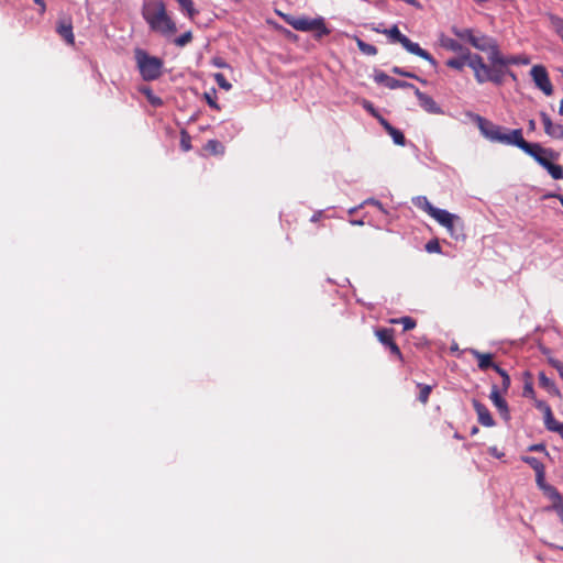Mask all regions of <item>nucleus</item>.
I'll list each match as a JSON object with an SVG mask.
<instances>
[{
    "mask_svg": "<svg viewBox=\"0 0 563 563\" xmlns=\"http://www.w3.org/2000/svg\"><path fill=\"white\" fill-rule=\"evenodd\" d=\"M143 18L153 31L163 35H172L177 31L176 24L168 16L165 4L162 1L146 4L143 10Z\"/></svg>",
    "mask_w": 563,
    "mask_h": 563,
    "instance_id": "1",
    "label": "nucleus"
},
{
    "mask_svg": "<svg viewBox=\"0 0 563 563\" xmlns=\"http://www.w3.org/2000/svg\"><path fill=\"white\" fill-rule=\"evenodd\" d=\"M470 68L473 70L477 84L490 81L500 86L504 82L507 66L495 62H490V65H487L481 55H475L472 57Z\"/></svg>",
    "mask_w": 563,
    "mask_h": 563,
    "instance_id": "2",
    "label": "nucleus"
},
{
    "mask_svg": "<svg viewBox=\"0 0 563 563\" xmlns=\"http://www.w3.org/2000/svg\"><path fill=\"white\" fill-rule=\"evenodd\" d=\"M452 32L460 40L467 41L474 48L489 53L488 59L493 62L499 51L497 41L484 33H475L472 29L452 27Z\"/></svg>",
    "mask_w": 563,
    "mask_h": 563,
    "instance_id": "3",
    "label": "nucleus"
},
{
    "mask_svg": "<svg viewBox=\"0 0 563 563\" xmlns=\"http://www.w3.org/2000/svg\"><path fill=\"white\" fill-rule=\"evenodd\" d=\"M134 56L141 77L144 80L152 81L161 77L163 69V60L161 58L148 55L142 48H136Z\"/></svg>",
    "mask_w": 563,
    "mask_h": 563,
    "instance_id": "4",
    "label": "nucleus"
},
{
    "mask_svg": "<svg viewBox=\"0 0 563 563\" xmlns=\"http://www.w3.org/2000/svg\"><path fill=\"white\" fill-rule=\"evenodd\" d=\"M384 34H386L391 42L399 43L402 45V47L408 51L409 53L417 55L424 60L429 62L432 66H437L435 59L432 57V55L420 47L418 43L412 42L409 37L404 35L397 25L391 26L388 30L382 31Z\"/></svg>",
    "mask_w": 563,
    "mask_h": 563,
    "instance_id": "5",
    "label": "nucleus"
},
{
    "mask_svg": "<svg viewBox=\"0 0 563 563\" xmlns=\"http://www.w3.org/2000/svg\"><path fill=\"white\" fill-rule=\"evenodd\" d=\"M285 21L297 31L314 32V37L318 40L330 33L323 18L309 19L305 16H286Z\"/></svg>",
    "mask_w": 563,
    "mask_h": 563,
    "instance_id": "6",
    "label": "nucleus"
},
{
    "mask_svg": "<svg viewBox=\"0 0 563 563\" xmlns=\"http://www.w3.org/2000/svg\"><path fill=\"white\" fill-rule=\"evenodd\" d=\"M430 217L444 227L451 236L459 239L463 234L464 224L459 216L450 213L444 209L435 208Z\"/></svg>",
    "mask_w": 563,
    "mask_h": 563,
    "instance_id": "7",
    "label": "nucleus"
},
{
    "mask_svg": "<svg viewBox=\"0 0 563 563\" xmlns=\"http://www.w3.org/2000/svg\"><path fill=\"white\" fill-rule=\"evenodd\" d=\"M474 119L477 122V126L482 134L489 141L504 144L505 141H508L506 139L505 129L503 126L497 125L478 114H475Z\"/></svg>",
    "mask_w": 563,
    "mask_h": 563,
    "instance_id": "8",
    "label": "nucleus"
},
{
    "mask_svg": "<svg viewBox=\"0 0 563 563\" xmlns=\"http://www.w3.org/2000/svg\"><path fill=\"white\" fill-rule=\"evenodd\" d=\"M530 76L538 89L545 96L553 95V85L550 80L547 68L543 65H534L530 70Z\"/></svg>",
    "mask_w": 563,
    "mask_h": 563,
    "instance_id": "9",
    "label": "nucleus"
},
{
    "mask_svg": "<svg viewBox=\"0 0 563 563\" xmlns=\"http://www.w3.org/2000/svg\"><path fill=\"white\" fill-rule=\"evenodd\" d=\"M523 152L533 157L542 167L548 161H556L559 158L558 152L552 148L543 147L539 143H530L529 147H526Z\"/></svg>",
    "mask_w": 563,
    "mask_h": 563,
    "instance_id": "10",
    "label": "nucleus"
},
{
    "mask_svg": "<svg viewBox=\"0 0 563 563\" xmlns=\"http://www.w3.org/2000/svg\"><path fill=\"white\" fill-rule=\"evenodd\" d=\"M539 117L542 121L544 133L554 140H563V124L554 123L545 111H540Z\"/></svg>",
    "mask_w": 563,
    "mask_h": 563,
    "instance_id": "11",
    "label": "nucleus"
},
{
    "mask_svg": "<svg viewBox=\"0 0 563 563\" xmlns=\"http://www.w3.org/2000/svg\"><path fill=\"white\" fill-rule=\"evenodd\" d=\"M374 80L377 84L384 85L389 89H398V88H411L415 89V86L408 81L398 80L384 71H377L374 75Z\"/></svg>",
    "mask_w": 563,
    "mask_h": 563,
    "instance_id": "12",
    "label": "nucleus"
},
{
    "mask_svg": "<svg viewBox=\"0 0 563 563\" xmlns=\"http://www.w3.org/2000/svg\"><path fill=\"white\" fill-rule=\"evenodd\" d=\"M490 400L493 401L494 406L498 409L500 416L508 421L510 419V412L507 405V401L501 397L499 389L496 385L492 387Z\"/></svg>",
    "mask_w": 563,
    "mask_h": 563,
    "instance_id": "13",
    "label": "nucleus"
},
{
    "mask_svg": "<svg viewBox=\"0 0 563 563\" xmlns=\"http://www.w3.org/2000/svg\"><path fill=\"white\" fill-rule=\"evenodd\" d=\"M493 62L505 65V66H509V65H529L531 60H530L529 56L523 55V54L504 56L499 49L498 53L495 54V58Z\"/></svg>",
    "mask_w": 563,
    "mask_h": 563,
    "instance_id": "14",
    "label": "nucleus"
},
{
    "mask_svg": "<svg viewBox=\"0 0 563 563\" xmlns=\"http://www.w3.org/2000/svg\"><path fill=\"white\" fill-rule=\"evenodd\" d=\"M472 404L477 413L478 422L482 426L487 428L495 426V421L492 417V413L484 404H482L477 399H473Z\"/></svg>",
    "mask_w": 563,
    "mask_h": 563,
    "instance_id": "15",
    "label": "nucleus"
},
{
    "mask_svg": "<svg viewBox=\"0 0 563 563\" xmlns=\"http://www.w3.org/2000/svg\"><path fill=\"white\" fill-rule=\"evenodd\" d=\"M415 95L419 100L420 106L429 113H441V108L438 106V103L434 101L432 97L429 95L420 91L417 87H415Z\"/></svg>",
    "mask_w": 563,
    "mask_h": 563,
    "instance_id": "16",
    "label": "nucleus"
},
{
    "mask_svg": "<svg viewBox=\"0 0 563 563\" xmlns=\"http://www.w3.org/2000/svg\"><path fill=\"white\" fill-rule=\"evenodd\" d=\"M56 32L59 34L60 37L65 40V42L69 45L75 44V36L73 33V23L70 18L68 19H60L57 22Z\"/></svg>",
    "mask_w": 563,
    "mask_h": 563,
    "instance_id": "17",
    "label": "nucleus"
},
{
    "mask_svg": "<svg viewBox=\"0 0 563 563\" xmlns=\"http://www.w3.org/2000/svg\"><path fill=\"white\" fill-rule=\"evenodd\" d=\"M522 461L536 472L537 485H543L545 481V466L534 456H522Z\"/></svg>",
    "mask_w": 563,
    "mask_h": 563,
    "instance_id": "18",
    "label": "nucleus"
},
{
    "mask_svg": "<svg viewBox=\"0 0 563 563\" xmlns=\"http://www.w3.org/2000/svg\"><path fill=\"white\" fill-rule=\"evenodd\" d=\"M545 494L547 496L551 499L552 501V509L554 511L561 509L563 507V498L560 494V492L552 485H549L545 483V481L543 482V485H538Z\"/></svg>",
    "mask_w": 563,
    "mask_h": 563,
    "instance_id": "19",
    "label": "nucleus"
},
{
    "mask_svg": "<svg viewBox=\"0 0 563 563\" xmlns=\"http://www.w3.org/2000/svg\"><path fill=\"white\" fill-rule=\"evenodd\" d=\"M470 352L478 361L477 365L481 371L493 368L496 372V366L498 365L493 362L492 353H482L474 349H472Z\"/></svg>",
    "mask_w": 563,
    "mask_h": 563,
    "instance_id": "20",
    "label": "nucleus"
},
{
    "mask_svg": "<svg viewBox=\"0 0 563 563\" xmlns=\"http://www.w3.org/2000/svg\"><path fill=\"white\" fill-rule=\"evenodd\" d=\"M476 54H473L470 52V49H465V52L460 56L455 58H450L446 60V66L456 70H462L464 66L470 67V63L472 62V57H474Z\"/></svg>",
    "mask_w": 563,
    "mask_h": 563,
    "instance_id": "21",
    "label": "nucleus"
},
{
    "mask_svg": "<svg viewBox=\"0 0 563 563\" xmlns=\"http://www.w3.org/2000/svg\"><path fill=\"white\" fill-rule=\"evenodd\" d=\"M544 423L548 430L558 432L563 439V422L554 419L550 406L544 405Z\"/></svg>",
    "mask_w": 563,
    "mask_h": 563,
    "instance_id": "22",
    "label": "nucleus"
},
{
    "mask_svg": "<svg viewBox=\"0 0 563 563\" xmlns=\"http://www.w3.org/2000/svg\"><path fill=\"white\" fill-rule=\"evenodd\" d=\"M506 139L508 141H505V144L515 145L519 147L521 151H523L526 147H529L530 144L522 137L521 129H515L510 131V133H506Z\"/></svg>",
    "mask_w": 563,
    "mask_h": 563,
    "instance_id": "23",
    "label": "nucleus"
},
{
    "mask_svg": "<svg viewBox=\"0 0 563 563\" xmlns=\"http://www.w3.org/2000/svg\"><path fill=\"white\" fill-rule=\"evenodd\" d=\"M395 330L390 328H379L375 330L377 340L386 347L394 341Z\"/></svg>",
    "mask_w": 563,
    "mask_h": 563,
    "instance_id": "24",
    "label": "nucleus"
},
{
    "mask_svg": "<svg viewBox=\"0 0 563 563\" xmlns=\"http://www.w3.org/2000/svg\"><path fill=\"white\" fill-rule=\"evenodd\" d=\"M547 16L550 22V26L563 41V18L553 13H548Z\"/></svg>",
    "mask_w": 563,
    "mask_h": 563,
    "instance_id": "25",
    "label": "nucleus"
},
{
    "mask_svg": "<svg viewBox=\"0 0 563 563\" xmlns=\"http://www.w3.org/2000/svg\"><path fill=\"white\" fill-rule=\"evenodd\" d=\"M543 168L548 170L553 179L559 180L563 178V167L561 165L554 164L553 161H548Z\"/></svg>",
    "mask_w": 563,
    "mask_h": 563,
    "instance_id": "26",
    "label": "nucleus"
},
{
    "mask_svg": "<svg viewBox=\"0 0 563 563\" xmlns=\"http://www.w3.org/2000/svg\"><path fill=\"white\" fill-rule=\"evenodd\" d=\"M358 49L364 54V55H367V56H374L377 54V48L376 46L372 45V44H368L366 42H364L363 40H361L360 37L357 36H354L353 37Z\"/></svg>",
    "mask_w": 563,
    "mask_h": 563,
    "instance_id": "27",
    "label": "nucleus"
},
{
    "mask_svg": "<svg viewBox=\"0 0 563 563\" xmlns=\"http://www.w3.org/2000/svg\"><path fill=\"white\" fill-rule=\"evenodd\" d=\"M140 92L143 93L147 101L153 106V107H161L163 106V100L162 98H159L158 96H155L152 91V89L148 87V86H143L140 88Z\"/></svg>",
    "mask_w": 563,
    "mask_h": 563,
    "instance_id": "28",
    "label": "nucleus"
},
{
    "mask_svg": "<svg viewBox=\"0 0 563 563\" xmlns=\"http://www.w3.org/2000/svg\"><path fill=\"white\" fill-rule=\"evenodd\" d=\"M205 150L212 155H222L224 154L225 147L218 140H209L205 146Z\"/></svg>",
    "mask_w": 563,
    "mask_h": 563,
    "instance_id": "29",
    "label": "nucleus"
},
{
    "mask_svg": "<svg viewBox=\"0 0 563 563\" xmlns=\"http://www.w3.org/2000/svg\"><path fill=\"white\" fill-rule=\"evenodd\" d=\"M539 385L547 389L549 393H558L555 384L552 379H550L543 372H540L538 375Z\"/></svg>",
    "mask_w": 563,
    "mask_h": 563,
    "instance_id": "30",
    "label": "nucleus"
},
{
    "mask_svg": "<svg viewBox=\"0 0 563 563\" xmlns=\"http://www.w3.org/2000/svg\"><path fill=\"white\" fill-rule=\"evenodd\" d=\"M415 205L426 211L429 216L433 212L435 207L427 199V197H418Z\"/></svg>",
    "mask_w": 563,
    "mask_h": 563,
    "instance_id": "31",
    "label": "nucleus"
},
{
    "mask_svg": "<svg viewBox=\"0 0 563 563\" xmlns=\"http://www.w3.org/2000/svg\"><path fill=\"white\" fill-rule=\"evenodd\" d=\"M418 388L420 389L418 399L421 404L426 405L429 400V396L431 394L432 387L430 385L417 384Z\"/></svg>",
    "mask_w": 563,
    "mask_h": 563,
    "instance_id": "32",
    "label": "nucleus"
},
{
    "mask_svg": "<svg viewBox=\"0 0 563 563\" xmlns=\"http://www.w3.org/2000/svg\"><path fill=\"white\" fill-rule=\"evenodd\" d=\"M180 8L186 11L188 16L190 19H194V16L198 13V11L195 9L192 0H177Z\"/></svg>",
    "mask_w": 563,
    "mask_h": 563,
    "instance_id": "33",
    "label": "nucleus"
},
{
    "mask_svg": "<svg viewBox=\"0 0 563 563\" xmlns=\"http://www.w3.org/2000/svg\"><path fill=\"white\" fill-rule=\"evenodd\" d=\"M387 133L393 137V141H394L395 144L401 145V146L405 145L406 137H405L404 133L400 130L391 126L389 129V131H387Z\"/></svg>",
    "mask_w": 563,
    "mask_h": 563,
    "instance_id": "34",
    "label": "nucleus"
},
{
    "mask_svg": "<svg viewBox=\"0 0 563 563\" xmlns=\"http://www.w3.org/2000/svg\"><path fill=\"white\" fill-rule=\"evenodd\" d=\"M180 147L184 152L191 150V136L186 130L180 131Z\"/></svg>",
    "mask_w": 563,
    "mask_h": 563,
    "instance_id": "35",
    "label": "nucleus"
},
{
    "mask_svg": "<svg viewBox=\"0 0 563 563\" xmlns=\"http://www.w3.org/2000/svg\"><path fill=\"white\" fill-rule=\"evenodd\" d=\"M391 323H401L405 331H409L416 327V321L411 317H402L400 319H393Z\"/></svg>",
    "mask_w": 563,
    "mask_h": 563,
    "instance_id": "36",
    "label": "nucleus"
},
{
    "mask_svg": "<svg viewBox=\"0 0 563 563\" xmlns=\"http://www.w3.org/2000/svg\"><path fill=\"white\" fill-rule=\"evenodd\" d=\"M496 373L500 375L501 377V388L504 391H507L510 387V377L508 373L503 369L500 366H496Z\"/></svg>",
    "mask_w": 563,
    "mask_h": 563,
    "instance_id": "37",
    "label": "nucleus"
},
{
    "mask_svg": "<svg viewBox=\"0 0 563 563\" xmlns=\"http://www.w3.org/2000/svg\"><path fill=\"white\" fill-rule=\"evenodd\" d=\"M444 47H446L448 49L452 51V52H456V53H464L466 48H464L457 41L453 40V38H448L445 42H444Z\"/></svg>",
    "mask_w": 563,
    "mask_h": 563,
    "instance_id": "38",
    "label": "nucleus"
},
{
    "mask_svg": "<svg viewBox=\"0 0 563 563\" xmlns=\"http://www.w3.org/2000/svg\"><path fill=\"white\" fill-rule=\"evenodd\" d=\"M192 41V33L190 31L185 32L177 38H175V44L179 47H184Z\"/></svg>",
    "mask_w": 563,
    "mask_h": 563,
    "instance_id": "39",
    "label": "nucleus"
},
{
    "mask_svg": "<svg viewBox=\"0 0 563 563\" xmlns=\"http://www.w3.org/2000/svg\"><path fill=\"white\" fill-rule=\"evenodd\" d=\"M216 82L218 86L224 90H230L232 85L227 80L225 76L221 73H217L213 75Z\"/></svg>",
    "mask_w": 563,
    "mask_h": 563,
    "instance_id": "40",
    "label": "nucleus"
},
{
    "mask_svg": "<svg viewBox=\"0 0 563 563\" xmlns=\"http://www.w3.org/2000/svg\"><path fill=\"white\" fill-rule=\"evenodd\" d=\"M391 71L394 74H396V75H399V76H404V77H407V78H413V79L420 80V78L417 75H415V74H412L410 71H407V70H405V69H402V68H400L398 66H394L391 68Z\"/></svg>",
    "mask_w": 563,
    "mask_h": 563,
    "instance_id": "41",
    "label": "nucleus"
},
{
    "mask_svg": "<svg viewBox=\"0 0 563 563\" xmlns=\"http://www.w3.org/2000/svg\"><path fill=\"white\" fill-rule=\"evenodd\" d=\"M426 251L428 253H440L441 246L438 242V240H431L426 244Z\"/></svg>",
    "mask_w": 563,
    "mask_h": 563,
    "instance_id": "42",
    "label": "nucleus"
},
{
    "mask_svg": "<svg viewBox=\"0 0 563 563\" xmlns=\"http://www.w3.org/2000/svg\"><path fill=\"white\" fill-rule=\"evenodd\" d=\"M205 99H206L207 103L209 104V107H211V108H213L216 110H220V107H219V104L216 101V99H217L216 98V91H213L212 95L206 92L205 93Z\"/></svg>",
    "mask_w": 563,
    "mask_h": 563,
    "instance_id": "43",
    "label": "nucleus"
},
{
    "mask_svg": "<svg viewBox=\"0 0 563 563\" xmlns=\"http://www.w3.org/2000/svg\"><path fill=\"white\" fill-rule=\"evenodd\" d=\"M363 108L371 113L374 118L378 117V111L375 109L374 104L368 100H363L362 102Z\"/></svg>",
    "mask_w": 563,
    "mask_h": 563,
    "instance_id": "44",
    "label": "nucleus"
},
{
    "mask_svg": "<svg viewBox=\"0 0 563 563\" xmlns=\"http://www.w3.org/2000/svg\"><path fill=\"white\" fill-rule=\"evenodd\" d=\"M387 347L389 349L393 355H395L398 360L402 361V353L395 341H393Z\"/></svg>",
    "mask_w": 563,
    "mask_h": 563,
    "instance_id": "45",
    "label": "nucleus"
},
{
    "mask_svg": "<svg viewBox=\"0 0 563 563\" xmlns=\"http://www.w3.org/2000/svg\"><path fill=\"white\" fill-rule=\"evenodd\" d=\"M375 119H377V121L380 123V125L384 128V130L387 132L389 131V129L393 126L384 117H382L380 114H378V117H376Z\"/></svg>",
    "mask_w": 563,
    "mask_h": 563,
    "instance_id": "46",
    "label": "nucleus"
},
{
    "mask_svg": "<svg viewBox=\"0 0 563 563\" xmlns=\"http://www.w3.org/2000/svg\"><path fill=\"white\" fill-rule=\"evenodd\" d=\"M534 390L531 384H526L523 387V396L529 397L533 396Z\"/></svg>",
    "mask_w": 563,
    "mask_h": 563,
    "instance_id": "47",
    "label": "nucleus"
},
{
    "mask_svg": "<svg viewBox=\"0 0 563 563\" xmlns=\"http://www.w3.org/2000/svg\"><path fill=\"white\" fill-rule=\"evenodd\" d=\"M529 451H543L548 454L547 450H545V445L544 444H532L530 448H529Z\"/></svg>",
    "mask_w": 563,
    "mask_h": 563,
    "instance_id": "48",
    "label": "nucleus"
},
{
    "mask_svg": "<svg viewBox=\"0 0 563 563\" xmlns=\"http://www.w3.org/2000/svg\"><path fill=\"white\" fill-rule=\"evenodd\" d=\"M213 64L218 67H227V63L221 58H214Z\"/></svg>",
    "mask_w": 563,
    "mask_h": 563,
    "instance_id": "49",
    "label": "nucleus"
},
{
    "mask_svg": "<svg viewBox=\"0 0 563 563\" xmlns=\"http://www.w3.org/2000/svg\"><path fill=\"white\" fill-rule=\"evenodd\" d=\"M548 362H549V364H550L553 368H555L560 363H562L561 361H559V360H556V358H554V357H549V358H548Z\"/></svg>",
    "mask_w": 563,
    "mask_h": 563,
    "instance_id": "50",
    "label": "nucleus"
},
{
    "mask_svg": "<svg viewBox=\"0 0 563 563\" xmlns=\"http://www.w3.org/2000/svg\"><path fill=\"white\" fill-rule=\"evenodd\" d=\"M34 2L41 7V12L43 13L46 9L45 1L44 0H34Z\"/></svg>",
    "mask_w": 563,
    "mask_h": 563,
    "instance_id": "51",
    "label": "nucleus"
},
{
    "mask_svg": "<svg viewBox=\"0 0 563 563\" xmlns=\"http://www.w3.org/2000/svg\"><path fill=\"white\" fill-rule=\"evenodd\" d=\"M528 129L529 131L533 132L536 130V121L533 119H530L528 122Z\"/></svg>",
    "mask_w": 563,
    "mask_h": 563,
    "instance_id": "52",
    "label": "nucleus"
},
{
    "mask_svg": "<svg viewBox=\"0 0 563 563\" xmlns=\"http://www.w3.org/2000/svg\"><path fill=\"white\" fill-rule=\"evenodd\" d=\"M506 75H508L514 81H517V75L512 70L507 68Z\"/></svg>",
    "mask_w": 563,
    "mask_h": 563,
    "instance_id": "53",
    "label": "nucleus"
},
{
    "mask_svg": "<svg viewBox=\"0 0 563 563\" xmlns=\"http://www.w3.org/2000/svg\"><path fill=\"white\" fill-rule=\"evenodd\" d=\"M555 369L558 371V373H559V375H560L561 379L563 380V363H560V364L555 367Z\"/></svg>",
    "mask_w": 563,
    "mask_h": 563,
    "instance_id": "54",
    "label": "nucleus"
},
{
    "mask_svg": "<svg viewBox=\"0 0 563 563\" xmlns=\"http://www.w3.org/2000/svg\"><path fill=\"white\" fill-rule=\"evenodd\" d=\"M548 545L552 549H559L563 551V545L556 544V543H548Z\"/></svg>",
    "mask_w": 563,
    "mask_h": 563,
    "instance_id": "55",
    "label": "nucleus"
},
{
    "mask_svg": "<svg viewBox=\"0 0 563 563\" xmlns=\"http://www.w3.org/2000/svg\"><path fill=\"white\" fill-rule=\"evenodd\" d=\"M559 114L560 115H563V98L561 99L560 101V106H559Z\"/></svg>",
    "mask_w": 563,
    "mask_h": 563,
    "instance_id": "56",
    "label": "nucleus"
},
{
    "mask_svg": "<svg viewBox=\"0 0 563 563\" xmlns=\"http://www.w3.org/2000/svg\"><path fill=\"white\" fill-rule=\"evenodd\" d=\"M478 431H479V429H478L476 426H474V427L471 429V435H475V434H477V433H478Z\"/></svg>",
    "mask_w": 563,
    "mask_h": 563,
    "instance_id": "57",
    "label": "nucleus"
},
{
    "mask_svg": "<svg viewBox=\"0 0 563 563\" xmlns=\"http://www.w3.org/2000/svg\"><path fill=\"white\" fill-rule=\"evenodd\" d=\"M558 198H559V200H560V202H561V205L563 207V196L559 195Z\"/></svg>",
    "mask_w": 563,
    "mask_h": 563,
    "instance_id": "58",
    "label": "nucleus"
},
{
    "mask_svg": "<svg viewBox=\"0 0 563 563\" xmlns=\"http://www.w3.org/2000/svg\"><path fill=\"white\" fill-rule=\"evenodd\" d=\"M454 438H455V439H462V437H461L459 433H455V434H454Z\"/></svg>",
    "mask_w": 563,
    "mask_h": 563,
    "instance_id": "59",
    "label": "nucleus"
},
{
    "mask_svg": "<svg viewBox=\"0 0 563 563\" xmlns=\"http://www.w3.org/2000/svg\"><path fill=\"white\" fill-rule=\"evenodd\" d=\"M373 203L377 205V206H382L379 201H376V200H373Z\"/></svg>",
    "mask_w": 563,
    "mask_h": 563,
    "instance_id": "60",
    "label": "nucleus"
}]
</instances>
